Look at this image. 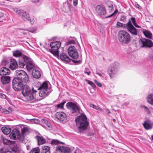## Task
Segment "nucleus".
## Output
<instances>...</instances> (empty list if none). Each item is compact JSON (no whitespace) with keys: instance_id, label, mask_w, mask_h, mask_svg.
Listing matches in <instances>:
<instances>
[{"instance_id":"obj_1","label":"nucleus","mask_w":153,"mask_h":153,"mask_svg":"<svg viewBox=\"0 0 153 153\" xmlns=\"http://www.w3.org/2000/svg\"><path fill=\"white\" fill-rule=\"evenodd\" d=\"M76 124L79 125L78 129L80 132L87 129L89 125L86 115L84 114H81L75 119Z\"/></svg>"},{"instance_id":"obj_2","label":"nucleus","mask_w":153,"mask_h":153,"mask_svg":"<svg viewBox=\"0 0 153 153\" xmlns=\"http://www.w3.org/2000/svg\"><path fill=\"white\" fill-rule=\"evenodd\" d=\"M39 85L37 89L40 90L39 93V96L41 98L40 100L44 99L48 96L49 94L51 92L50 89L48 88V84L46 82H44L42 83L37 82Z\"/></svg>"},{"instance_id":"obj_3","label":"nucleus","mask_w":153,"mask_h":153,"mask_svg":"<svg viewBox=\"0 0 153 153\" xmlns=\"http://www.w3.org/2000/svg\"><path fill=\"white\" fill-rule=\"evenodd\" d=\"M118 37L119 41L124 44H128L131 41V36L129 33L124 30L119 32Z\"/></svg>"},{"instance_id":"obj_4","label":"nucleus","mask_w":153,"mask_h":153,"mask_svg":"<svg viewBox=\"0 0 153 153\" xmlns=\"http://www.w3.org/2000/svg\"><path fill=\"white\" fill-rule=\"evenodd\" d=\"M67 108L70 109L72 115L77 116L80 113V111H82L79 108V106L75 103L71 102H68L66 104Z\"/></svg>"},{"instance_id":"obj_5","label":"nucleus","mask_w":153,"mask_h":153,"mask_svg":"<svg viewBox=\"0 0 153 153\" xmlns=\"http://www.w3.org/2000/svg\"><path fill=\"white\" fill-rule=\"evenodd\" d=\"M16 78L20 79L23 82L26 83L29 81L28 76L27 73L23 70H18L15 71Z\"/></svg>"},{"instance_id":"obj_6","label":"nucleus","mask_w":153,"mask_h":153,"mask_svg":"<svg viewBox=\"0 0 153 153\" xmlns=\"http://www.w3.org/2000/svg\"><path fill=\"white\" fill-rule=\"evenodd\" d=\"M61 43L59 41L52 42L50 45L51 48V52L56 56H59L58 49L60 47Z\"/></svg>"},{"instance_id":"obj_7","label":"nucleus","mask_w":153,"mask_h":153,"mask_svg":"<svg viewBox=\"0 0 153 153\" xmlns=\"http://www.w3.org/2000/svg\"><path fill=\"white\" fill-rule=\"evenodd\" d=\"M24 83L20 79L15 78L13 80V88L16 91H20L23 89L25 85Z\"/></svg>"},{"instance_id":"obj_8","label":"nucleus","mask_w":153,"mask_h":153,"mask_svg":"<svg viewBox=\"0 0 153 153\" xmlns=\"http://www.w3.org/2000/svg\"><path fill=\"white\" fill-rule=\"evenodd\" d=\"M10 138L12 140L19 139L20 141H22L24 137L21 136L20 132L16 129H13L9 135Z\"/></svg>"},{"instance_id":"obj_9","label":"nucleus","mask_w":153,"mask_h":153,"mask_svg":"<svg viewBox=\"0 0 153 153\" xmlns=\"http://www.w3.org/2000/svg\"><path fill=\"white\" fill-rule=\"evenodd\" d=\"M37 92L36 90L34 89V88H33L31 93L26 96H24L26 101L27 102L30 103L35 102L36 100V97Z\"/></svg>"},{"instance_id":"obj_10","label":"nucleus","mask_w":153,"mask_h":153,"mask_svg":"<svg viewBox=\"0 0 153 153\" xmlns=\"http://www.w3.org/2000/svg\"><path fill=\"white\" fill-rule=\"evenodd\" d=\"M68 53L70 56L74 59H77L79 57L77 51L73 46H70L68 49Z\"/></svg>"},{"instance_id":"obj_11","label":"nucleus","mask_w":153,"mask_h":153,"mask_svg":"<svg viewBox=\"0 0 153 153\" xmlns=\"http://www.w3.org/2000/svg\"><path fill=\"white\" fill-rule=\"evenodd\" d=\"M139 44L141 47H150L153 46V43L150 40L145 39H140Z\"/></svg>"},{"instance_id":"obj_12","label":"nucleus","mask_w":153,"mask_h":153,"mask_svg":"<svg viewBox=\"0 0 153 153\" xmlns=\"http://www.w3.org/2000/svg\"><path fill=\"white\" fill-rule=\"evenodd\" d=\"M29 59V58L26 56L20 57L18 62L19 66L22 68H24L26 66Z\"/></svg>"},{"instance_id":"obj_13","label":"nucleus","mask_w":153,"mask_h":153,"mask_svg":"<svg viewBox=\"0 0 153 153\" xmlns=\"http://www.w3.org/2000/svg\"><path fill=\"white\" fill-rule=\"evenodd\" d=\"M0 153H19V150L16 146H14L7 151L4 148L0 149Z\"/></svg>"},{"instance_id":"obj_14","label":"nucleus","mask_w":153,"mask_h":153,"mask_svg":"<svg viewBox=\"0 0 153 153\" xmlns=\"http://www.w3.org/2000/svg\"><path fill=\"white\" fill-rule=\"evenodd\" d=\"M96 11L99 15H104L106 13L105 8L103 6L98 5L96 7Z\"/></svg>"},{"instance_id":"obj_15","label":"nucleus","mask_w":153,"mask_h":153,"mask_svg":"<svg viewBox=\"0 0 153 153\" xmlns=\"http://www.w3.org/2000/svg\"><path fill=\"white\" fill-rule=\"evenodd\" d=\"M57 118L59 120L62 121H66L67 117L66 114L63 112H58L56 114Z\"/></svg>"},{"instance_id":"obj_16","label":"nucleus","mask_w":153,"mask_h":153,"mask_svg":"<svg viewBox=\"0 0 153 153\" xmlns=\"http://www.w3.org/2000/svg\"><path fill=\"white\" fill-rule=\"evenodd\" d=\"M56 149L59 152L62 153H69L71 151V149L68 147L59 146L56 147Z\"/></svg>"},{"instance_id":"obj_17","label":"nucleus","mask_w":153,"mask_h":153,"mask_svg":"<svg viewBox=\"0 0 153 153\" xmlns=\"http://www.w3.org/2000/svg\"><path fill=\"white\" fill-rule=\"evenodd\" d=\"M118 71V69L116 65L112 67L108 70V74L111 78H113L116 74Z\"/></svg>"},{"instance_id":"obj_18","label":"nucleus","mask_w":153,"mask_h":153,"mask_svg":"<svg viewBox=\"0 0 153 153\" xmlns=\"http://www.w3.org/2000/svg\"><path fill=\"white\" fill-rule=\"evenodd\" d=\"M22 12L21 15L22 19L25 21L30 20V22L32 24L33 23L34 21L33 20L31 21V19H30V16L29 14L24 10L22 11Z\"/></svg>"},{"instance_id":"obj_19","label":"nucleus","mask_w":153,"mask_h":153,"mask_svg":"<svg viewBox=\"0 0 153 153\" xmlns=\"http://www.w3.org/2000/svg\"><path fill=\"white\" fill-rule=\"evenodd\" d=\"M19 65L14 59H11L9 64V68L12 70H15L17 69Z\"/></svg>"},{"instance_id":"obj_20","label":"nucleus","mask_w":153,"mask_h":153,"mask_svg":"<svg viewBox=\"0 0 153 153\" xmlns=\"http://www.w3.org/2000/svg\"><path fill=\"white\" fill-rule=\"evenodd\" d=\"M143 125L146 129L149 130L152 128L153 123L150 120H147L143 123Z\"/></svg>"},{"instance_id":"obj_21","label":"nucleus","mask_w":153,"mask_h":153,"mask_svg":"<svg viewBox=\"0 0 153 153\" xmlns=\"http://www.w3.org/2000/svg\"><path fill=\"white\" fill-rule=\"evenodd\" d=\"M22 93L24 96H26L28 94H29L32 92V91L30 87L27 85H25L24 87L22 89Z\"/></svg>"},{"instance_id":"obj_22","label":"nucleus","mask_w":153,"mask_h":153,"mask_svg":"<svg viewBox=\"0 0 153 153\" xmlns=\"http://www.w3.org/2000/svg\"><path fill=\"white\" fill-rule=\"evenodd\" d=\"M25 67L28 71H30L32 70H33V69H35V66L33 62L29 60V59Z\"/></svg>"},{"instance_id":"obj_23","label":"nucleus","mask_w":153,"mask_h":153,"mask_svg":"<svg viewBox=\"0 0 153 153\" xmlns=\"http://www.w3.org/2000/svg\"><path fill=\"white\" fill-rule=\"evenodd\" d=\"M10 71L9 68L5 67H2L0 69V75H4L9 74Z\"/></svg>"},{"instance_id":"obj_24","label":"nucleus","mask_w":153,"mask_h":153,"mask_svg":"<svg viewBox=\"0 0 153 153\" xmlns=\"http://www.w3.org/2000/svg\"><path fill=\"white\" fill-rule=\"evenodd\" d=\"M61 59L66 62H69L71 61L70 59L67 55L64 53H62L60 55Z\"/></svg>"},{"instance_id":"obj_25","label":"nucleus","mask_w":153,"mask_h":153,"mask_svg":"<svg viewBox=\"0 0 153 153\" xmlns=\"http://www.w3.org/2000/svg\"><path fill=\"white\" fill-rule=\"evenodd\" d=\"M32 74L33 76L36 79H39L41 76L40 71L36 69L33 70Z\"/></svg>"},{"instance_id":"obj_26","label":"nucleus","mask_w":153,"mask_h":153,"mask_svg":"<svg viewBox=\"0 0 153 153\" xmlns=\"http://www.w3.org/2000/svg\"><path fill=\"white\" fill-rule=\"evenodd\" d=\"M10 80V77L8 76H3L1 77V81L2 83L4 85H6L9 83Z\"/></svg>"},{"instance_id":"obj_27","label":"nucleus","mask_w":153,"mask_h":153,"mask_svg":"<svg viewBox=\"0 0 153 153\" xmlns=\"http://www.w3.org/2000/svg\"><path fill=\"white\" fill-rule=\"evenodd\" d=\"M127 29L132 35L136 36L137 35V30L133 26L127 28Z\"/></svg>"},{"instance_id":"obj_28","label":"nucleus","mask_w":153,"mask_h":153,"mask_svg":"<svg viewBox=\"0 0 153 153\" xmlns=\"http://www.w3.org/2000/svg\"><path fill=\"white\" fill-rule=\"evenodd\" d=\"M36 138L37 140L38 145H40L44 144L45 142V140L42 137H40L39 136H36Z\"/></svg>"},{"instance_id":"obj_29","label":"nucleus","mask_w":153,"mask_h":153,"mask_svg":"<svg viewBox=\"0 0 153 153\" xmlns=\"http://www.w3.org/2000/svg\"><path fill=\"white\" fill-rule=\"evenodd\" d=\"M50 147L47 146H43L41 151V153H50Z\"/></svg>"},{"instance_id":"obj_30","label":"nucleus","mask_w":153,"mask_h":153,"mask_svg":"<svg viewBox=\"0 0 153 153\" xmlns=\"http://www.w3.org/2000/svg\"><path fill=\"white\" fill-rule=\"evenodd\" d=\"M1 130L4 134L7 135L10 132L11 129V128H8L6 127H4L2 128Z\"/></svg>"},{"instance_id":"obj_31","label":"nucleus","mask_w":153,"mask_h":153,"mask_svg":"<svg viewBox=\"0 0 153 153\" xmlns=\"http://www.w3.org/2000/svg\"><path fill=\"white\" fill-rule=\"evenodd\" d=\"M22 53L21 51L18 50H16L13 51V56L16 57L21 56L22 55Z\"/></svg>"},{"instance_id":"obj_32","label":"nucleus","mask_w":153,"mask_h":153,"mask_svg":"<svg viewBox=\"0 0 153 153\" xmlns=\"http://www.w3.org/2000/svg\"><path fill=\"white\" fill-rule=\"evenodd\" d=\"M147 101L151 105H153V95L150 94L147 97Z\"/></svg>"},{"instance_id":"obj_33","label":"nucleus","mask_w":153,"mask_h":153,"mask_svg":"<svg viewBox=\"0 0 153 153\" xmlns=\"http://www.w3.org/2000/svg\"><path fill=\"white\" fill-rule=\"evenodd\" d=\"M143 33L146 37L149 38H151L152 37V33L148 30H146L144 31Z\"/></svg>"},{"instance_id":"obj_34","label":"nucleus","mask_w":153,"mask_h":153,"mask_svg":"<svg viewBox=\"0 0 153 153\" xmlns=\"http://www.w3.org/2000/svg\"><path fill=\"white\" fill-rule=\"evenodd\" d=\"M42 123L46 124V126L49 128L50 129H51V124L46 120L45 119H42Z\"/></svg>"},{"instance_id":"obj_35","label":"nucleus","mask_w":153,"mask_h":153,"mask_svg":"<svg viewBox=\"0 0 153 153\" xmlns=\"http://www.w3.org/2000/svg\"><path fill=\"white\" fill-rule=\"evenodd\" d=\"M2 140L3 143L6 145H9L11 144L12 141L11 140H8L6 138L2 137Z\"/></svg>"},{"instance_id":"obj_36","label":"nucleus","mask_w":153,"mask_h":153,"mask_svg":"<svg viewBox=\"0 0 153 153\" xmlns=\"http://www.w3.org/2000/svg\"><path fill=\"white\" fill-rule=\"evenodd\" d=\"M51 144L52 145H56L59 144H64V143L60 142L57 140H52L51 141Z\"/></svg>"},{"instance_id":"obj_37","label":"nucleus","mask_w":153,"mask_h":153,"mask_svg":"<svg viewBox=\"0 0 153 153\" xmlns=\"http://www.w3.org/2000/svg\"><path fill=\"white\" fill-rule=\"evenodd\" d=\"M39 148L38 147L33 149L29 153H39Z\"/></svg>"},{"instance_id":"obj_38","label":"nucleus","mask_w":153,"mask_h":153,"mask_svg":"<svg viewBox=\"0 0 153 153\" xmlns=\"http://www.w3.org/2000/svg\"><path fill=\"white\" fill-rule=\"evenodd\" d=\"M0 111L1 112L5 114H8L9 113V111L7 110L6 109L4 108H1V106H0Z\"/></svg>"},{"instance_id":"obj_39","label":"nucleus","mask_w":153,"mask_h":153,"mask_svg":"<svg viewBox=\"0 0 153 153\" xmlns=\"http://www.w3.org/2000/svg\"><path fill=\"white\" fill-rule=\"evenodd\" d=\"M13 10L14 11L16 12L18 14L20 15V16L21 15L22 13V11H23L24 10H19L17 8H15Z\"/></svg>"},{"instance_id":"obj_40","label":"nucleus","mask_w":153,"mask_h":153,"mask_svg":"<svg viewBox=\"0 0 153 153\" xmlns=\"http://www.w3.org/2000/svg\"><path fill=\"white\" fill-rule=\"evenodd\" d=\"M65 102H62L60 103L59 104H58L57 105V108H61V109H63V106L64 104L65 103Z\"/></svg>"},{"instance_id":"obj_41","label":"nucleus","mask_w":153,"mask_h":153,"mask_svg":"<svg viewBox=\"0 0 153 153\" xmlns=\"http://www.w3.org/2000/svg\"><path fill=\"white\" fill-rule=\"evenodd\" d=\"M117 27H126V25L122 23L119 22H117Z\"/></svg>"},{"instance_id":"obj_42","label":"nucleus","mask_w":153,"mask_h":153,"mask_svg":"<svg viewBox=\"0 0 153 153\" xmlns=\"http://www.w3.org/2000/svg\"><path fill=\"white\" fill-rule=\"evenodd\" d=\"M22 134H24L28 131V129L27 127H24L22 129Z\"/></svg>"},{"instance_id":"obj_43","label":"nucleus","mask_w":153,"mask_h":153,"mask_svg":"<svg viewBox=\"0 0 153 153\" xmlns=\"http://www.w3.org/2000/svg\"><path fill=\"white\" fill-rule=\"evenodd\" d=\"M133 26V25L131 23L130 20H129L128 22L127 23L126 25V28Z\"/></svg>"},{"instance_id":"obj_44","label":"nucleus","mask_w":153,"mask_h":153,"mask_svg":"<svg viewBox=\"0 0 153 153\" xmlns=\"http://www.w3.org/2000/svg\"><path fill=\"white\" fill-rule=\"evenodd\" d=\"M71 61L73 62L75 64H79L81 63L82 62V60H75L71 59Z\"/></svg>"},{"instance_id":"obj_45","label":"nucleus","mask_w":153,"mask_h":153,"mask_svg":"<svg viewBox=\"0 0 153 153\" xmlns=\"http://www.w3.org/2000/svg\"><path fill=\"white\" fill-rule=\"evenodd\" d=\"M31 122H34L36 123H38L39 122V119H30Z\"/></svg>"},{"instance_id":"obj_46","label":"nucleus","mask_w":153,"mask_h":153,"mask_svg":"<svg viewBox=\"0 0 153 153\" xmlns=\"http://www.w3.org/2000/svg\"><path fill=\"white\" fill-rule=\"evenodd\" d=\"M86 81H87L88 84L90 85L92 87H94L95 86V85L94 82L88 80H86Z\"/></svg>"},{"instance_id":"obj_47","label":"nucleus","mask_w":153,"mask_h":153,"mask_svg":"<svg viewBox=\"0 0 153 153\" xmlns=\"http://www.w3.org/2000/svg\"><path fill=\"white\" fill-rule=\"evenodd\" d=\"M84 72L85 74H87L88 75H90L91 73V72L89 71V69L87 68H85Z\"/></svg>"},{"instance_id":"obj_48","label":"nucleus","mask_w":153,"mask_h":153,"mask_svg":"<svg viewBox=\"0 0 153 153\" xmlns=\"http://www.w3.org/2000/svg\"><path fill=\"white\" fill-rule=\"evenodd\" d=\"M141 107L144 108L145 111L148 113H150L149 109L145 105H143L141 106Z\"/></svg>"},{"instance_id":"obj_49","label":"nucleus","mask_w":153,"mask_h":153,"mask_svg":"<svg viewBox=\"0 0 153 153\" xmlns=\"http://www.w3.org/2000/svg\"><path fill=\"white\" fill-rule=\"evenodd\" d=\"M94 82H95V83L99 87H101L102 86V84L99 82L97 80L95 79L94 80Z\"/></svg>"},{"instance_id":"obj_50","label":"nucleus","mask_w":153,"mask_h":153,"mask_svg":"<svg viewBox=\"0 0 153 153\" xmlns=\"http://www.w3.org/2000/svg\"><path fill=\"white\" fill-rule=\"evenodd\" d=\"M0 97L1 98L6 99V96L5 95L0 93Z\"/></svg>"},{"instance_id":"obj_51","label":"nucleus","mask_w":153,"mask_h":153,"mask_svg":"<svg viewBox=\"0 0 153 153\" xmlns=\"http://www.w3.org/2000/svg\"><path fill=\"white\" fill-rule=\"evenodd\" d=\"M131 19L132 21V22L134 25L136 23V19L134 17H131Z\"/></svg>"},{"instance_id":"obj_52","label":"nucleus","mask_w":153,"mask_h":153,"mask_svg":"<svg viewBox=\"0 0 153 153\" xmlns=\"http://www.w3.org/2000/svg\"><path fill=\"white\" fill-rule=\"evenodd\" d=\"M75 43V41L73 40H70L68 42V44H74Z\"/></svg>"},{"instance_id":"obj_53","label":"nucleus","mask_w":153,"mask_h":153,"mask_svg":"<svg viewBox=\"0 0 153 153\" xmlns=\"http://www.w3.org/2000/svg\"><path fill=\"white\" fill-rule=\"evenodd\" d=\"M90 106L91 107H92L93 108H95V109H98V107L96 105H94L93 104H90Z\"/></svg>"},{"instance_id":"obj_54","label":"nucleus","mask_w":153,"mask_h":153,"mask_svg":"<svg viewBox=\"0 0 153 153\" xmlns=\"http://www.w3.org/2000/svg\"><path fill=\"white\" fill-rule=\"evenodd\" d=\"M126 18V16L125 15H123L121 16V18L120 19V21H123Z\"/></svg>"},{"instance_id":"obj_55","label":"nucleus","mask_w":153,"mask_h":153,"mask_svg":"<svg viewBox=\"0 0 153 153\" xmlns=\"http://www.w3.org/2000/svg\"><path fill=\"white\" fill-rule=\"evenodd\" d=\"M77 4V0H73V4L74 6H76Z\"/></svg>"},{"instance_id":"obj_56","label":"nucleus","mask_w":153,"mask_h":153,"mask_svg":"<svg viewBox=\"0 0 153 153\" xmlns=\"http://www.w3.org/2000/svg\"><path fill=\"white\" fill-rule=\"evenodd\" d=\"M108 7L109 9L110 10H112L113 9V7L112 5H111L109 6H108Z\"/></svg>"},{"instance_id":"obj_57","label":"nucleus","mask_w":153,"mask_h":153,"mask_svg":"<svg viewBox=\"0 0 153 153\" xmlns=\"http://www.w3.org/2000/svg\"><path fill=\"white\" fill-rule=\"evenodd\" d=\"M7 63V62L6 61H3L2 62V64L3 65H6Z\"/></svg>"},{"instance_id":"obj_58","label":"nucleus","mask_w":153,"mask_h":153,"mask_svg":"<svg viewBox=\"0 0 153 153\" xmlns=\"http://www.w3.org/2000/svg\"><path fill=\"white\" fill-rule=\"evenodd\" d=\"M134 5L135 7L138 8H139L140 7V6L138 4V3L137 2H135V3Z\"/></svg>"},{"instance_id":"obj_59","label":"nucleus","mask_w":153,"mask_h":153,"mask_svg":"<svg viewBox=\"0 0 153 153\" xmlns=\"http://www.w3.org/2000/svg\"><path fill=\"white\" fill-rule=\"evenodd\" d=\"M36 29H33V30L30 29L28 30V31L30 32L33 33L36 31Z\"/></svg>"},{"instance_id":"obj_60","label":"nucleus","mask_w":153,"mask_h":153,"mask_svg":"<svg viewBox=\"0 0 153 153\" xmlns=\"http://www.w3.org/2000/svg\"><path fill=\"white\" fill-rule=\"evenodd\" d=\"M105 110V112L107 113L108 114H109L111 113V111L109 110H108V109H106Z\"/></svg>"},{"instance_id":"obj_61","label":"nucleus","mask_w":153,"mask_h":153,"mask_svg":"<svg viewBox=\"0 0 153 153\" xmlns=\"http://www.w3.org/2000/svg\"><path fill=\"white\" fill-rule=\"evenodd\" d=\"M4 16V14L1 12H0V18Z\"/></svg>"},{"instance_id":"obj_62","label":"nucleus","mask_w":153,"mask_h":153,"mask_svg":"<svg viewBox=\"0 0 153 153\" xmlns=\"http://www.w3.org/2000/svg\"><path fill=\"white\" fill-rule=\"evenodd\" d=\"M134 26H135V27H137V28H140V27H141L140 26H139L136 23V24H134Z\"/></svg>"},{"instance_id":"obj_63","label":"nucleus","mask_w":153,"mask_h":153,"mask_svg":"<svg viewBox=\"0 0 153 153\" xmlns=\"http://www.w3.org/2000/svg\"><path fill=\"white\" fill-rule=\"evenodd\" d=\"M96 73L97 74H98L99 76H100L101 77H102V74H101L98 72L97 71L96 72Z\"/></svg>"},{"instance_id":"obj_64","label":"nucleus","mask_w":153,"mask_h":153,"mask_svg":"<svg viewBox=\"0 0 153 153\" xmlns=\"http://www.w3.org/2000/svg\"><path fill=\"white\" fill-rule=\"evenodd\" d=\"M118 12V10L117 9H116L114 11V12L113 13L114 15L116 13H117Z\"/></svg>"}]
</instances>
